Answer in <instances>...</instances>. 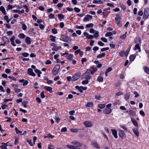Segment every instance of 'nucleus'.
I'll list each match as a JSON object with an SVG mask.
<instances>
[{"mask_svg":"<svg viewBox=\"0 0 149 149\" xmlns=\"http://www.w3.org/2000/svg\"><path fill=\"white\" fill-rule=\"evenodd\" d=\"M71 143L74 146H72L69 145H66V147L71 149H80V147L81 146V144L78 142L76 141H73Z\"/></svg>","mask_w":149,"mask_h":149,"instance_id":"f257e3e1","label":"nucleus"},{"mask_svg":"<svg viewBox=\"0 0 149 149\" xmlns=\"http://www.w3.org/2000/svg\"><path fill=\"white\" fill-rule=\"evenodd\" d=\"M60 68V65H56L52 70V74L54 75H56L58 73Z\"/></svg>","mask_w":149,"mask_h":149,"instance_id":"f03ea898","label":"nucleus"},{"mask_svg":"<svg viewBox=\"0 0 149 149\" xmlns=\"http://www.w3.org/2000/svg\"><path fill=\"white\" fill-rule=\"evenodd\" d=\"M149 15V8H146L144 11V15L143 16V18L144 19L147 18Z\"/></svg>","mask_w":149,"mask_h":149,"instance_id":"7ed1b4c3","label":"nucleus"},{"mask_svg":"<svg viewBox=\"0 0 149 149\" xmlns=\"http://www.w3.org/2000/svg\"><path fill=\"white\" fill-rule=\"evenodd\" d=\"M65 54L66 55L65 56V57L68 60L70 61H71L72 60L73 57V55L72 54H69L65 52V53L62 54H61V56H63Z\"/></svg>","mask_w":149,"mask_h":149,"instance_id":"20e7f679","label":"nucleus"},{"mask_svg":"<svg viewBox=\"0 0 149 149\" xmlns=\"http://www.w3.org/2000/svg\"><path fill=\"white\" fill-rule=\"evenodd\" d=\"M81 75L80 73H76L74 75H73L72 78V80L73 81H75L79 79Z\"/></svg>","mask_w":149,"mask_h":149,"instance_id":"39448f33","label":"nucleus"},{"mask_svg":"<svg viewBox=\"0 0 149 149\" xmlns=\"http://www.w3.org/2000/svg\"><path fill=\"white\" fill-rule=\"evenodd\" d=\"M63 41L66 42H68L72 40L71 38L68 36H64L63 35Z\"/></svg>","mask_w":149,"mask_h":149,"instance_id":"423d86ee","label":"nucleus"},{"mask_svg":"<svg viewBox=\"0 0 149 149\" xmlns=\"http://www.w3.org/2000/svg\"><path fill=\"white\" fill-rule=\"evenodd\" d=\"M92 19L93 17L91 15L88 14L84 17L83 19V21L84 22L89 21L90 20H91Z\"/></svg>","mask_w":149,"mask_h":149,"instance_id":"0eeeda50","label":"nucleus"},{"mask_svg":"<svg viewBox=\"0 0 149 149\" xmlns=\"http://www.w3.org/2000/svg\"><path fill=\"white\" fill-rule=\"evenodd\" d=\"M27 73L29 75L35 77L36 76L35 74L33 72V70L31 68H29L28 69Z\"/></svg>","mask_w":149,"mask_h":149,"instance_id":"6e6552de","label":"nucleus"},{"mask_svg":"<svg viewBox=\"0 0 149 149\" xmlns=\"http://www.w3.org/2000/svg\"><path fill=\"white\" fill-rule=\"evenodd\" d=\"M83 124L85 126L87 127H90L92 126V124L91 121H86L84 122Z\"/></svg>","mask_w":149,"mask_h":149,"instance_id":"1a4fd4ad","label":"nucleus"},{"mask_svg":"<svg viewBox=\"0 0 149 149\" xmlns=\"http://www.w3.org/2000/svg\"><path fill=\"white\" fill-rule=\"evenodd\" d=\"M8 142L6 143H1V146H0L1 149H8L7 147L8 146Z\"/></svg>","mask_w":149,"mask_h":149,"instance_id":"9d476101","label":"nucleus"},{"mask_svg":"<svg viewBox=\"0 0 149 149\" xmlns=\"http://www.w3.org/2000/svg\"><path fill=\"white\" fill-rule=\"evenodd\" d=\"M111 131L112 132V134L113 135L115 138L116 139L118 136L117 135V131L115 129H111Z\"/></svg>","mask_w":149,"mask_h":149,"instance_id":"9b49d317","label":"nucleus"},{"mask_svg":"<svg viewBox=\"0 0 149 149\" xmlns=\"http://www.w3.org/2000/svg\"><path fill=\"white\" fill-rule=\"evenodd\" d=\"M111 109H105L103 110L104 113L105 114H108L110 113L111 111Z\"/></svg>","mask_w":149,"mask_h":149,"instance_id":"f8f14e48","label":"nucleus"},{"mask_svg":"<svg viewBox=\"0 0 149 149\" xmlns=\"http://www.w3.org/2000/svg\"><path fill=\"white\" fill-rule=\"evenodd\" d=\"M116 34V32L115 31H114L112 32H108L105 35V36L106 37H109L111 36L113 34L114 35Z\"/></svg>","mask_w":149,"mask_h":149,"instance_id":"ddd939ff","label":"nucleus"},{"mask_svg":"<svg viewBox=\"0 0 149 149\" xmlns=\"http://www.w3.org/2000/svg\"><path fill=\"white\" fill-rule=\"evenodd\" d=\"M118 134L119 136L121 138H123V136H124L125 134L124 132L123 131L120 130H119Z\"/></svg>","mask_w":149,"mask_h":149,"instance_id":"4468645a","label":"nucleus"},{"mask_svg":"<svg viewBox=\"0 0 149 149\" xmlns=\"http://www.w3.org/2000/svg\"><path fill=\"white\" fill-rule=\"evenodd\" d=\"M133 132L137 136H138L139 135V133L137 128H133L132 129Z\"/></svg>","mask_w":149,"mask_h":149,"instance_id":"2eb2a0df","label":"nucleus"},{"mask_svg":"<svg viewBox=\"0 0 149 149\" xmlns=\"http://www.w3.org/2000/svg\"><path fill=\"white\" fill-rule=\"evenodd\" d=\"M0 10L4 15L6 14L5 9L3 6H2L0 7Z\"/></svg>","mask_w":149,"mask_h":149,"instance_id":"dca6fc26","label":"nucleus"},{"mask_svg":"<svg viewBox=\"0 0 149 149\" xmlns=\"http://www.w3.org/2000/svg\"><path fill=\"white\" fill-rule=\"evenodd\" d=\"M61 48V46H57L56 45L52 48V50L54 51H57Z\"/></svg>","mask_w":149,"mask_h":149,"instance_id":"f3484780","label":"nucleus"},{"mask_svg":"<svg viewBox=\"0 0 149 149\" xmlns=\"http://www.w3.org/2000/svg\"><path fill=\"white\" fill-rule=\"evenodd\" d=\"M131 121L133 125L136 127H137L138 126L137 122L135 120L133 119H131Z\"/></svg>","mask_w":149,"mask_h":149,"instance_id":"a211bd4d","label":"nucleus"},{"mask_svg":"<svg viewBox=\"0 0 149 149\" xmlns=\"http://www.w3.org/2000/svg\"><path fill=\"white\" fill-rule=\"evenodd\" d=\"M25 42L28 44H30L31 43V38L29 37H27L25 39Z\"/></svg>","mask_w":149,"mask_h":149,"instance_id":"6ab92c4d","label":"nucleus"},{"mask_svg":"<svg viewBox=\"0 0 149 149\" xmlns=\"http://www.w3.org/2000/svg\"><path fill=\"white\" fill-rule=\"evenodd\" d=\"M93 3H99V4H103V2L101 0H94L93 1Z\"/></svg>","mask_w":149,"mask_h":149,"instance_id":"aec40b11","label":"nucleus"},{"mask_svg":"<svg viewBox=\"0 0 149 149\" xmlns=\"http://www.w3.org/2000/svg\"><path fill=\"white\" fill-rule=\"evenodd\" d=\"M129 113L130 116H134L136 114L135 112L132 110H130L129 111Z\"/></svg>","mask_w":149,"mask_h":149,"instance_id":"412c9836","label":"nucleus"},{"mask_svg":"<svg viewBox=\"0 0 149 149\" xmlns=\"http://www.w3.org/2000/svg\"><path fill=\"white\" fill-rule=\"evenodd\" d=\"M44 88L45 90L47 91H49L50 93H52V88L50 87L45 86Z\"/></svg>","mask_w":149,"mask_h":149,"instance_id":"4be33fe9","label":"nucleus"},{"mask_svg":"<svg viewBox=\"0 0 149 149\" xmlns=\"http://www.w3.org/2000/svg\"><path fill=\"white\" fill-rule=\"evenodd\" d=\"M3 40L5 41V44H7L9 42V39L6 37H3Z\"/></svg>","mask_w":149,"mask_h":149,"instance_id":"5701e85b","label":"nucleus"},{"mask_svg":"<svg viewBox=\"0 0 149 149\" xmlns=\"http://www.w3.org/2000/svg\"><path fill=\"white\" fill-rule=\"evenodd\" d=\"M137 49H139V52H141V49H140V47L139 45L138 44H136L135 45V48H134V50H136Z\"/></svg>","mask_w":149,"mask_h":149,"instance_id":"b1692460","label":"nucleus"},{"mask_svg":"<svg viewBox=\"0 0 149 149\" xmlns=\"http://www.w3.org/2000/svg\"><path fill=\"white\" fill-rule=\"evenodd\" d=\"M35 72L38 74V77H40V74H42V72L40 71V70L38 69H36L35 70Z\"/></svg>","mask_w":149,"mask_h":149,"instance_id":"393cba45","label":"nucleus"},{"mask_svg":"<svg viewBox=\"0 0 149 149\" xmlns=\"http://www.w3.org/2000/svg\"><path fill=\"white\" fill-rule=\"evenodd\" d=\"M135 58V56L134 55H131L130 56V60L131 61H133Z\"/></svg>","mask_w":149,"mask_h":149,"instance_id":"a878e982","label":"nucleus"},{"mask_svg":"<svg viewBox=\"0 0 149 149\" xmlns=\"http://www.w3.org/2000/svg\"><path fill=\"white\" fill-rule=\"evenodd\" d=\"M105 56V54L103 53L101 54H99L97 56V57L99 58H100L103 57H104Z\"/></svg>","mask_w":149,"mask_h":149,"instance_id":"bb28decb","label":"nucleus"},{"mask_svg":"<svg viewBox=\"0 0 149 149\" xmlns=\"http://www.w3.org/2000/svg\"><path fill=\"white\" fill-rule=\"evenodd\" d=\"M143 70L144 71L148 74H149V69L146 66H144L143 67Z\"/></svg>","mask_w":149,"mask_h":149,"instance_id":"cd10ccee","label":"nucleus"},{"mask_svg":"<svg viewBox=\"0 0 149 149\" xmlns=\"http://www.w3.org/2000/svg\"><path fill=\"white\" fill-rule=\"evenodd\" d=\"M93 103L89 102L86 105V107H91L93 106Z\"/></svg>","mask_w":149,"mask_h":149,"instance_id":"c85d7f7f","label":"nucleus"},{"mask_svg":"<svg viewBox=\"0 0 149 149\" xmlns=\"http://www.w3.org/2000/svg\"><path fill=\"white\" fill-rule=\"evenodd\" d=\"M75 88L79 90L81 93H83V91L82 90L81 86H77L75 87Z\"/></svg>","mask_w":149,"mask_h":149,"instance_id":"c756f323","label":"nucleus"},{"mask_svg":"<svg viewBox=\"0 0 149 149\" xmlns=\"http://www.w3.org/2000/svg\"><path fill=\"white\" fill-rule=\"evenodd\" d=\"M28 101H24L23 102H22V104L24 106V107L26 108L27 107L26 104H28Z\"/></svg>","mask_w":149,"mask_h":149,"instance_id":"7c9ffc66","label":"nucleus"},{"mask_svg":"<svg viewBox=\"0 0 149 149\" xmlns=\"http://www.w3.org/2000/svg\"><path fill=\"white\" fill-rule=\"evenodd\" d=\"M117 17H116L115 18V20L116 22H120V20L121 19L120 17H119V16H118L117 15H116Z\"/></svg>","mask_w":149,"mask_h":149,"instance_id":"2f4dec72","label":"nucleus"},{"mask_svg":"<svg viewBox=\"0 0 149 149\" xmlns=\"http://www.w3.org/2000/svg\"><path fill=\"white\" fill-rule=\"evenodd\" d=\"M97 80L99 82H102L103 81V77L102 76H99L98 77Z\"/></svg>","mask_w":149,"mask_h":149,"instance_id":"473e14b6","label":"nucleus"},{"mask_svg":"<svg viewBox=\"0 0 149 149\" xmlns=\"http://www.w3.org/2000/svg\"><path fill=\"white\" fill-rule=\"evenodd\" d=\"M18 37L20 38L23 39L26 37V36L23 33H20Z\"/></svg>","mask_w":149,"mask_h":149,"instance_id":"72a5a7b5","label":"nucleus"},{"mask_svg":"<svg viewBox=\"0 0 149 149\" xmlns=\"http://www.w3.org/2000/svg\"><path fill=\"white\" fill-rule=\"evenodd\" d=\"M89 75V73L87 72H85L82 75L81 78H85Z\"/></svg>","mask_w":149,"mask_h":149,"instance_id":"f704fd0d","label":"nucleus"},{"mask_svg":"<svg viewBox=\"0 0 149 149\" xmlns=\"http://www.w3.org/2000/svg\"><path fill=\"white\" fill-rule=\"evenodd\" d=\"M93 23H90L86 25V28H92L93 27Z\"/></svg>","mask_w":149,"mask_h":149,"instance_id":"c9c22d12","label":"nucleus"},{"mask_svg":"<svg viewBox=\"0 0 149 149\" xmlns=\"http://www.w3.org/2000/svg\"><path fill=\"white\" fill-rule=\"evenodd\" d=\"M92 144L94 147L96 148H98L97 144L96 142H93L92 143Z\"/></svg>","mask_w":149,"mask_h":149,"instance_id":"e433bc0d","label":"nucleus"},{"mask_svg":"<svg viewBox=\"0 0 149 149\" xmlns=\"http://www.w3.org/2000/svg\"><path fill=\"white\" fill-rule=\"evenodd\" d=\"M50 38H51V40L53 41V42H55L56 41V37L55 36H54L52 35H50Z\"/></svg>","mask_w":149,"mask_h":149,"instance_id":"4c0bfd02","label":"nucleus"},{"mask_svg":"<svg viewBox=\"0 0 149 149\" xmlns=\"http://www.w3.org/2000/svg\"><path fill=\"white\" fill-rule=\"evenodd\" d=\"M54 137V136L53 135H52L51 134H48L47 136H45V138H51L52 139Z\"/></svg>","mask_w":149,"mask_h":149,"instance_id":"58836bf2","label":"nucleus"},{"mask_svg":"<svg viewBox=\"0 0 149 149\" xmlns=\"http://www.w3.org/2000/svg\"><path fill=\"white\" fill-rule=\"evenodd\" d=\"M99 36V33L98 31H96L94 34V36L95 38H97Z\"/></svg>","mask_w":149,"mask_h":149,"instance_id":"ea45409f","label":"nucleus"},{"mask_svg":"<svg viewBox=\"0 0 149 149\" xmlns=\"http://www.w3.org/2000/svg\"><path fill=\"white\" fill-rule=\"evenodd\" d=\"M77 29H84V27L83 26H79L78 25H76L75 27Z\"/></svg>","mask_w":149,"mask_h":149,"instance_id":"a19ab883","label":"nucleus"},{"mask_svg":"<svg viewBox=\"0 0 149 149\" xmlns=\"http://www.w3.org/2000/svg\"><path fill=\"white\" fill-rule=\"evenodd\" d=\"M105 104H99L98 105V107L100 109H102L105 107Z\"/></svg>","mask_w":149,"mask_h":149,"instance_id":"79ce46f5","label":"nucleus"},{"mask_svg":"<svg viewBox=\"0 0 149 149\" xmlns=\"http://www.w3.org/2000/svg\"><path fill=\"white\" fill-rule=\"evenodd\" d=\"M89 81L87 80H85L83 81L82 82V83L83 84H86L88 83Z\"/></svg>","mask_w":149,"mask_h":149,"instance_id":"37998d69","label":"nucleus"},{"mask_svg":"<svg viewBox=\"0 0 149 149\" xmlns=\"http://www.w3.org/2000/svg\"><path fill=\"white\" fill-rule=\"evenodd\" d=\"M52 33L54 34H57L58 33V32L56 29L55 28H53L52 29Z\"/></svg>","mask_w":149,"mask_h":149,"instance_id":"c03bdc74","label":"nucleus"},{"mask_svg":"<svg viewBox=\"0 0 149 149\" xmlns=\"http://www.w3.org/2000/svg\"><path fill=\"white\" fill-rule=\"evenodd\" d=\"M49 17L50 19L54 18V15L52 13H51L49 15Z\"/></svg>","mask_w":149,"mask_h":149,"instance_id":"a18cd8bd","label":"nucleus"},{"mask_svg":"<svg viewBox=\"0 0 149 149\" xmlns=\"http://www.w3.org/2000/svg\"><path fill=\"white\" fill-rule=\"evenodd\" d=\"M22 55L24 57H26L28 56L29 55V54L25 52V53H22Z\"/></svg>","mask_w":149,"mask_h":149,"instance_id":"49530a36","label":"nucleus"},{"mask_svg":"<svg viewBox=\"0 0 149 149\" xmlns=\"http://www.w3.org/2000/svg\"><path fill=\"white\" fill-rule=\"evenodd\" d=\"M58 17L60 19H63L64 16L61 14H58Z\"/></svg>","mask_w":149,"mask_h":149,"instance_id":"de8ad7c7","label":"nucleus"},{"mask_svg":"<svg viewBox=\"0 0 149 149\" xmlns=\"http://www.w3.org/2000/svg\"><path fill=\"white\" fill-rule=\"evenodd\" d=\"M109 47H107L105 48H103L101 49V52H104L107 50H109Z\"/></svg>","mask_w":149,"mask_h":149,"instance_id":"09e8293b","label":"nucleus"},{"mask_svg":"<svg viewBox=\"0 0 149 149\" xmlns=\"http://www.w3.org/2000/svg\"><path fill=\"white\" fill-rule=\"evenodd\" d=\"M120 126L121 128L125 130V131L127 130V128L125 126H124V125H120Z\"/></svg>","mask_w":149,"mask_h":149,"instance_id":"8fccbe9b","label":"nucleus"},{"mask_svg":"<svg viewBox=\"0 0 149 149\" xmlns=\"http://www.w3.org/2000/svg\"><path fill=\"white\" fill-rule=\"evenodd\" d=\"M13 7V6L11 5H8L7 7V10L8 11L9 10L12 9Z\"/></svg>","mask_w":149,"mask_h":149,"instance_id":"3c124183","label":"nucleus"},{"mask_svg":"<svg viewBox=\"0 0 149 149\" xmlns=\"http://www.w3.org/2000/svg\"><path fill=\"white\" fill-rule=\"evenodd\" d=\"M70 131L72 132H78V130L77 129H71Z\"/></svg>","mask_w":149,"mask_h":149,"instance_id":"603ef678","label":"nucleus"},{"mask_svg":"<svg viewBox=\"0 0 149 149\" xmlns=\"http://www.w3.org/2000/svg\"><path fill=\"white\" fill-rule=\"evenodd\" d=\"M15 131H16V133L17 134H19V133H22V131H19V130L17 128V127H15Z\"/></svg>","mask_w":149,"mask_h":149,"instance_id":"864d4df0","label":"nucleus"},{"mask_svg":"<svg viewBox=\"0 0 149 149\" xmlns=\"http://www.w3.org/2000/svg\"><path fill=\"white\" fill-rule=\"evenodd\" d=\"M97 69L96 68H94L91 71V74H93L94 72L96 71Z\"/></svg>","mask_w":149,"mask_h":149,"instance_id":"5fc2aeb1","label":"nucleus"},{"mask_svg":"<svg viewBox=\"0 0 149 149\" xmlns=\"http://www.w3.org/2000/svg\"><path fill=\"white\" fill-rule=\"evenodd\" d=\"M22 29L24 30H25L27 29V26L24 24H22Z\"/></svg>","mask_w":149,"mask_h":149,"instance_id":"6e6d98bb","label":"nucleus"},{"mask_svg":"<svg viewBox=\"0 0 149 149\" xmlns=\"http://www.w3.org/2000/svg\"><path fill=\"white\" fill-rule=\"evenodd\" d=\"M74 9L75 11L77 13H79L80 11V10L78 8L75 7Z\"/></svg>","mask_w":149,"mask_h":149,"instance_id":"4d7b16f0","label":"nucleus"},{"mask_svg":"<svg viewBox=\"0 0 149 149\" xmlns=\"http://www.w3.org/2000/svg\"><path fill=\"white\" fill-rule=\"evenodd\" d=\"M98 45L101 46H103L104 45V43L101 41H99L98 42Z\"/></svg>","mask_w":149,"mask_h":149,"instance_id":"13d9d810","label":"nucleus"},{"mask_svg":"<svg viewBox=\"0 0 149 149\" xmlns=\"http://www.w3.org/2000/svg\"><path fill=\"white\" fill-rule=\"evenodd\" d=\"M95 98L96 99L98 100H100V95H96L95 96Z\"/></svg>","mask_w":149,"mask_h":149,"instance_id":"bf43d9fd","label":"nucleus"},{"mask_svg":"<svg viewBox=\"0 0 149 149\" xmlns=\"http://www.w3.org/2000/svg\"><path fill=\"white\" fill-rule=\"evenodd\" d=\"M140 114L142 116H144L145 115V113L144 111L142 110L140 111L139 112Z\"/></svg>","mask_w":149,"mask_h":149,"instance_id":"052dcab7","label":"nucleus"},{"mask_svg":"<svg viewBox=\"0 0 149 149\" xmlns=\"http://www.w3.org/2000/svg\"><path fill=\"white\" fill-rule=\"evenodd\" d=\"M107 5L111 8H113L114 7V5L111 3H107Z\"/></svg>","mask_w":149,"mask_h":149,"instance_id":"680f3d73","label":"nucleus"},{"mask_svg":"<svg viewBox=\"0 0 149 149\" xmlns=\"http://www.w3.org/2000/svg\"><path fill=\"white\" fill-rule=\"evenodd\" d=\"M112 70V69L111 67H109L106 70V72L109 73V72H111Z\"/></svg>","mask_w":149,"mask_h":149,"instance_id":"e2e57ef3","label":"nucleus"},{"mask_svg":"<svg viewBox=\"0 0 149 149\" xmlns=\"http://www.w3.org/2000/svg\"><path fill=\"white\" fill-rule=\"evenodd\" d=\"M28 83V81L27 80H24V81L23 83V85L24 86L26 85H27Z\"/></svg>","mask_w":149,"mask_h":149,"instance_id":"0e129e2a","label":"nucleus"},{"mask_svg":"<svg viewBox=\"0 0 149 149\" xmlns=\"http://www.w3.org/2000/svg\"><path fill=\"white\" fill-rule=\"evenodd\" d=\"M64 24L63 22H61L60 24V27L61 28H63L64 26Z\"/></svg>","mask_w":149,"mask_h":149,"instance_id":"69168bd1","label":"nucleus"},{"mask_svg":"<svg viewBox=\"0 0 149 149\" xmlns=\"http://www.w3.org/2000/svg\"><path fill=\"white\" fill-rule=\"evenodd\" d=\"M126 36V34H123L120 36V38L122 39H124L125 38Z\"/></svg>","mask_w":149,"mask_h":149,"instance_id":"338daca9","label":"nucleus"},{"mask_svg":"<svg viewBox=\"0 0 149 149\" xmlns=\"http://www.w3.org/2000/svg\"><path fill=\"white\" fill-rule=\"evenodd\" d=\"M39 26L40 28L41 29H43L45 28V26L42 24H40Z\"/></svg>","mask_w":149,"mask_h":149,"instance_id":"774afa93","label":"nucleus"}]
</instances>
